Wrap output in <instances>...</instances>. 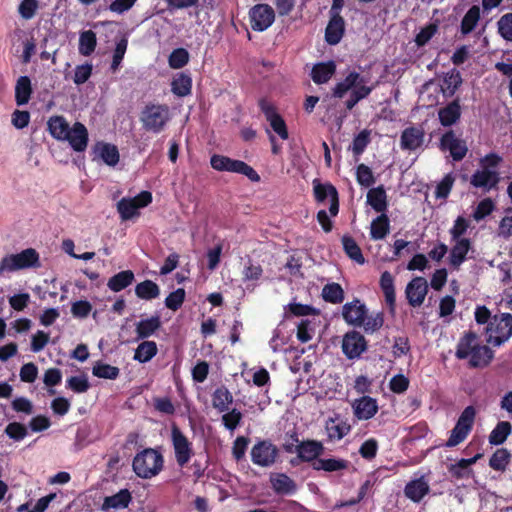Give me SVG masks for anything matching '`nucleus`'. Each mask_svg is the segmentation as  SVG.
I'll return each mask as SVG.
<instances>
[{
	"label": "nucleus",
	"mask_w": 512,
	"mask_h": 512,
	"mask_svg": "<svg viewBox=\"0 0 512 512\" xmlns=\"http://www.w3.org/2000/svg\"><path fill=\"white\" fill-rule=\"evenodd\" d=\"M131 501V494L127 489L120 490L115 495L106 497L104 500V508L120 509L126 508Z\"/></svg>",
	"instance_id": "nucleus-45"
},
{
	"label": "nucleus",
	"mask_w": 512,
	"mask_h": 512,
	"mask_svg": "<svg viewBox=\"0 0 512 512\" xmlns=\"http://www.w3.org/2000/svg\"><path fill=\"white\" fill-rule=\"evenodd\" d=\"M171 441L177 464L185 466L193 456L192 443L176 425L171 428Z\"/></svg>",
	"instance_id": "nucleus-8"
},
{
	"label": "nucleus",
	"mask_w": 512,
	"mask_h": 512,
	"mask_svg": "<svg viewBox=\"0 0 512 512\" xmlns=\"http://www.w3.org/2000/svg\"><path fill=\"white\" fill-rule=\"evenodd\" d=\"M96 149L100 158L108 166H116L120 160V154L117 146L110 143H98Z\"/></svg>",
	"instance_id": "nucleus-36"
},
{
	"label": "nucleus",
	"mask_w": 512,
	"mask_h": 512,
	"mask_svg": "<svg viewBox=\"0 0 512 512\" xmlns=\"http://www.w3.org/2000/svg\"><path fill=\"white\" fill-rule=\"evenodd\" d=\"M322 297L326 302L339 304L344 300V291L340 284L328 283L322 289Z\"/></svg>",
	"instance_id": "nucleus-46"
},
{
	"label": "nucleus",
	"mask_w": 512,
	"mask_h": 512,
	"mask_svg": "<svg viewBox=\"0 0 512 512\" xmlns=\"http://www.w3.org/2000/svg\"><path fill=\"white\" fill-rule=\"evenodd\" d=\"M374 86H367L366 80L356 71L349 72L343 81L338 82L333 88L332 95L335 98H343L345 94L352 90L362 101L366 99L373 91Z\"/></svg>",
	"instance_id": "nucleus-5"
},
{
	"label": "nucleus",
	"mask_w": 512,
	"mask_h": 512,
	"mask_svg": "<svg viewBox=\"0 0 512 512\" xmlns=\"http://www.w3.org/2000/svg\"><path fill=\"white\" fill-rule=\"evenodd\" d=\"M336 71V65L333 61L317 63L311 71V78L316 84L327 83Z\"/></svg>",
	"instance_id": "nucleus-29"
},
{
	"label": "nucleus",
	"mask_w": 512,
	"mask_h": 512,
	"mask_svg": "<svg viewBox=\"0 0 512 512\" xmlns=\"http://www.w3.org/2000/svg\"><path fill=\"white\" fill-rule=\"evenodd\" d=\"M347 467V462L340 459H319L315 463V468L318 470H324L328 472L339 471Z\"/></svg>",
	"instance_id": "nucleus-58"
},
{
	"label": "nucleus",
	"mask_w": 512,
	"mask_h": 512,
	"mask_svg": "<svg viewBox=\"0 0 512 512\" xmlns=\"http://www.w3.org/2000/svg\"><path fill=\"white\" fill-rule=\"evenodd\" d=\"M370 134V130L364 129L354 137L352 142V151L354 155L359 156L364 152L370 143Z\"/></svg>",
	"instance_id": "nucleus-54"
},
{
	"label": "nucleus",
	"mask_w": 512,
	"mask_h": 512,
	"mask_svg": "<svg viewBox=\"0 0 512 512\" xmlns=\"http://www.w3.org/2000/svg\"><path fill=\"white\" fill-rule=\"evenodd\" d=\"M486 341L492 347H500L512 337V314L498 313L485 328Z\"/></svg>",
	"instance_id": "nucleus-2"
},
{
	"label": "nucleus",
	"mask_w": 512,
	"mask_h": 512,
	"mask_svg": "<svg viewBox=\"0 0 512 512\" xmlns=\"http://www.w3.org/2000/svg\"><path fill=\"white\" fill-rule=\"evenodd\" d=\"M185 296V290L183 288H178L166 297L165 306L172 311H176L182 306Z\"/></svg>",
	"instance_id": "nucleus-61"
},
{
	"label": "nucleus",
	"mask_w": 512,
	"mask_h": 512,
	"mask_svg": "<svg viewBox=\"0 0 512 512\" xmlns=\"http://www.w3.org/2000/svg\"><path fill=\"white\" fill-rule=\"evenodd\" d=\"M163 464L162 454L152 448H148L136 454L132 466L138 477L150 479L162 471Z\"/></svg>",
	"instance_id": "nucleus-1"
},
{
	"label": "nucleus",
	"mask_w": 512,
	"mask_h": 512,
	"mask_svg": "<svg viewBox=\"0 0 512 512\" xmlns=\"http://www.w3.org/2000/svg\"><path fill=\"white\" fill-rule=\"evenodd\" d=\"M511 431L512 426L508 421L498 422L489 435V443L496 446L503 444L511 434Z\"/></svg>",
	"instance_id": "nucleus-42"
},
{
	"label": "nucleus",
	"mask_w": 512,
	"mask_h": 512,
	"mask_svg": "<svg viewBox=\"0 0 512 512\" xmlns=\"http://www.w3.org/2000/svg\"><path fill=\"white\" fill-rule=\"evenodd\" d=\"M462 108L460 98H455L438 110V119L443 127L455 125L461 118Z\"/></svg>",
	"instance_id": "nucleus-19"
},
{
	"label": "nucleus",
	"mask_w": 512,
	"mask_h": 512,
	"mask_svg": "<svg viewBox=\"0 0 512 512\" xmlns=\"http://www.w3.org/2000/svg\"><path fill=\"white\" fill-rule=\"evenodd\" d=\"M97 46L96 33L92 30H84L79 35L78 51L82 56H90Z\"/></svg>",
	"instance_id": "nucleus-38"
},
{
	"label": "nucleus",
	"mask_w": 512,
	"mask_h": 512,
	"mask_svg": "<svg viewBox=\"0 0 512 512\" xmlns=\"http://www.w3.org/2000/svg\"><path fill=\"white\" fill-rule=\"evenodd\" d=\"M454 244L449 252V265L458 270L460 266L467 260V254L472 249V241L470 239L451 240Z\"/></svg>",
	"instance_id": "nucleus-18"
},
{
	"label": "nucleus",
	"mask_w": 512,
	"mask_h": 512,
	"mask_svg": "<svg viewBox=\"0 0 512 512\" xmlns=\"http://www.w3.org/2000/svg\"><path fill=\"white\" fill-rule=\"evenodd\" d=\"M161 327L160 316H152L143 319L136 324V334L140 339H145L155 333Z\"/></svg>",
	"instance_id": "nucleus-37"
},
{
	"label": "nucleus",
	"mask_w": 512,
	"mask_h": 512,
	"mask_svg": "<svg viewBox=\"0 0 512 512\" xmlns=\"http://www.w3.org/2000/svg\"><path fill=\"white\" fill-rule=\"evenodd\" d=\"M462 84V77L458 70L452 69L447 72L440 85V90L445 98H452Z\"/></svg>",
	"instance_id": "nucleus-24"
},
{
	"label": "nucleus",
	"mask_w": 512,
	"mask_h": 512,
	"mask_svg": "<svg viewBox=\"0 0 512 512\" xmlns=\"http://www.w3.org/2000/svg\"><path fill=\"white\" fill-rule=\"evenodd\" d=\"M428 292V283L424 277L413 278L406 286L405 294L408 303L412 307H419L423 304Z\"/></svg>",
	"instance_id": "nucleus-15"
},
{
	"label": "nucleus",
	"mask_w": 512,
	"mask_h": 512,
	"mask_svg": "<svg viewBox=\"0 0 512 512\" xmlns=\"http://www.w3.org/2000/svg\"><path fill=\"white\" fill-rule=\"evenodd\" d=\"M351 426L339 418H330L326 422L328 437L332 440H340L350 432Z\"/></svg>",
	"instance_id": "nucleus-34"
},
{
	"label": "nucleus",
	"mask_w": 512,
	"mask_h": 512,
	"mask_svg": "<svg viewBox=\"0 0 512 512\" xmlns=\"http://www.w3.org/2000/svg\"><path fill=\"white\" fill-rule=\"evenodd\" d=\"M345 33V20L340 14H330L325 29V40L329 45H337Z\"/></svg>",
	"instance_id": "nucleus-20"
},
{
	"label": "nucleus",
	"mask_w": 512,
	"mask_h": 512,
	"mask_svg": "<svg viewBox=\"0 0 512 512\" xmlns=\"http://www.w3.org/2000/svg\"><path fill=\"white\" fill-rule=\"evenodd\" d=\"M496 209V204L492 198L486 197L482 199L474 209L472 217L475 221L479 222L491 215Z\"/></svg>",
	"instance_id": "nucleus-49"
},
{
	"label": "nucleus",
	"mask_w": 512,
	"mask_h": 512,
	"mask_svg": "<svg viewBox=\"0 0 512 512\" xmlns=\"http://www.w3.org/2000/svg\"><path fill=\"white\" fill-rule=\"evenodd\" d=\"M273 489L280 494H292L296 490V485L292 479L285 474H273L270 477Z\"/></svg>",
	"instance_id": "nucleus-39"
},
{
	"label": "nucleus",
	"mask_w": 512,
	"mask_h": 512,
	"mask_svg": "<svg viewBox=\"0 0 512 512\" xmlns=\"http://www.w3.org/2000/svg\"><path fill=\"white\" fill-rule=\"evenodd\" d=\"M500 183V174L497 170L478 169L470 177V185L480 188L484 193L497 189Z\"/></svg>",
	"instance_id": "nucleus-13"
},
{
	"label": "nucleus",
	"mask_w": 512,
	"mask_h": 512,
	"mask_svg": "<svg viewBox=\"0 0 512 512\" xmlns=\"http://www.w3.org/2000/svg\"><path fill=\"white\" fill-rule=\"evenodd\" d=\"M341 241H342L343 249H344L346 255L350 259H352L353 261H355L358 264L365 263V258L362 254V251L353 237H351L349 235H344L342 237Z\"/></svg>",
	"instance_id": "nucleus-41"
},
{
	"label": "nucleus",
	"mask_w": 512,
	"mask_h": 512,
	"mask_svg": "<svg viewBox=\"0 0 512 512\" xmlns=\"http://www.w3.org/2000/svg\"><path fill=\"white\" fill-rule=\"evenodd\" d=\"M135 280L133 271L124 270L113 275L107 283L108 288L113 292H120L130 286Z\"/></svg>",
	"instance_id": "nucleus-32"
},
{
	"label": "nucleus",
	"mask_w": 512,
	"mask_h": 512,
	"mask_svg": "<svg viewBox=\"0 0 512 512\" xmlns=\"http://www.w3.org/2000/svg\"><path fill=\"white\" fill-rule=\"evenodd\" d=\"M475 418V409L472 406L466 407L461 413L455 427L451 431L446 443L448 447H454L461 443L469 434Z\"/></svg>",
	"instance_id": "nucleus-10"
},
{
	"label": "nucleus",
	"mask_w": 512,
	"mask_h": 512,
	"mask_svg": "<svg viewBox=\"0 0 512 512\" xmlns=\"http://www.w3.org/2000/svg\"><path fill=\"white\" fill-rule=\"evenodd\" d=\"M135 294L140 299L151 300L159 296L160 289L155 282L151 280H145L136 285Z\"/></svg>",
	"instance_id": "nucleus-44"
},
{
	"label": "nucleus",
	"mask_w": 512,
	"mask_h": 512,
	"mask_svg": "<svg viewBox=\"0 0 512 512\" xmlns=\"http://www.w3.org/2000/svg\"><path fill=\"white\" fill-rule=\"evenodd\" d=\"M367 308L365 304L361 303L359 299H354L343 305L342 316L343 319L351 325L362 326L366 318Z\"/></svg>",
	"instance_id": "nucleus-16"
},
{
	"label": "nucleus",
	"mask_w": 512,
	"mask_h": 512,
	"mask_svg": "<svg viewBox=\"0 0 512 512\" xmlns=\"http://www.w3.org/2000/svg\"><path fill=\"white\" fill-rule=\"evenodd\" d=\"M94 376L103 379H116L119 375V369L115 366L97 362L92 369Z\"/></svg>",
	"instance_id": "nucleus-51"
},
{
	"label": "nucleus",
	"mask_w": 512,
	"mask_h": 512,
	"mask_svg": "<svg viewBox=\"0 0 512 512\" xmlns=\"http://www.w3.org/2000/svg\"><path fill=\"white\" fill-rule=\"evenodd\" d=\"M192 79L189 75L180 73L171 83L172 92L178 97H185L191 93Z\"/></svg>",
	"instance_id": "nucleus-43"
},
{
	"label": "nucleus",
	"mask_w": 512,
	"mask_h": 512,
	"mask_svg": "<svg viewBox=\"0 0 512 512\" xmlns=\"http://www.w3.org/2000/svg\"><path fill=\"white\" fill-rule=\"evenodd\" d=\"M455 177L452 173L446 174L443 179L437 184L435 190V196L438 199H446L453 187Z\"/></svg>",
	"instance_id": "nucleus-57"
},
{
	"label": "nucleus",
	"mask_w": 512,
	"mask_h": 512,
	"mask_svg": "<svg viewBox=\"0 0 512 512\" xmlns=\"http://www.w3.org/2000/svg\"><path fill=\"white\" fill-rule=\"evenodd\" d=\"M480 17H481L480 7L478 5L471 6L461 20V24H460L461 34L463 36L470 34L476 28V26L480 20Z\"/></svg>",
	"instance_id": "nucleus-33"
},
{
	"label": "nucleus",
	"mask_w": 512,
	"mask_h": 512,
	"mask_svg": "<svg viewBox=\"0 0 512 512\" xmlns=\"http://www.w3.org/2000/svg\"><path fill=\"white\" fill-rule=\"evenodd\" d=\"M380 288L384 294L386 304L390 311H395L396 295L394 286V277L389 271H384L380 277Z\"/></svg>",
	"instance_id": "nucleus-28"
},
{
	"label": "nucleus",
	"mask_w": 512,
	"mask_h": 512,
	"mask_svg": "<svg viewBox=\"0 0 512 512\" xmlns=\"http://www.w3.org/2000/svg\"><path fill=\"white\" fill-rule=\"evenodd\" d=\"M356 180L363 187H370L375 183L371 168L363 163L356 168Z\"/></svg>",
	"instance_id": "nucleus-56"
},
{
	"label": "nucleus",
	"mask_w": 512,
	"mask_h": 512,
	"mask_svg": "<svg viewBox=\"0 0 512 512\" xmlns=\"http://www.w3.org/2000/svg\"><path fill=\"white\" fill-rule=\"evenodd\" d=\"M468 228L469 221L463 216H458L455 219L453 226L449 230L451 240L467 239L464 237V235L466 234Z\"/></svg>",
	"instance_id": "nucleus-55"
},
{
	"label": "nucleus",
	"mask_w": 512,
	"mask_h": 512,
	"mask_svg": "<svg viewBox=\"0 0 512 512\" xmlns=\"http://www.w3.org/2000/svg\"><path fill=\"white\" fill-rule=\"evenodd\" d=\"M390 231V220L385 213L377 216L371 223L370 236L374 240L384 239Z\"/></svg>",
	"instance_id": "nucleus-35"
},
{
	"label": "nucleus",
	"mask_w": 512,
	"mask_h": 512,
	"mask_svg": "<svg viewBox=\"0 0 512 512\" xmlns=\"http://www.w3.org/2000/svg\"><path fill=\"white\" fill-rule=\"evenodd\" d=\"M252 30L262 32L268 29L275 20V12L268 4H256L249 10Z\"/></svg>",
	"instance_id": "nucleus-12"
},
{
	"label": "nucleus",
	"mask_w": 512,
	"mask_h": 512,
	"mask_svg": "<svg viewBox=\"0 0 512 512\" xmlns=\"http://www.w3.org/2000/svg\"><path fill=\"white\" fill-rule=\"evenodd\" d=\"M439 148L444 152L449 151L452 159L457 162L463 160L468 152L466 141L457 137L452 129L441 136Z\"/></svg>",
	"instance_id": "nucleus-11"
},
{
	"label": "nucleus",
	"mask_w": 512,
	"mask_h": 512,
	"mask_svg": "<svg viewBox=\"0 0 512 512\" xmlns=\"http://www.w3.org/2000/svg\"><path fill=\"white\" fill-rule=\"evenodd\" d=\"M210 165L217 171H227L246 176L252 182L261 180L256 170L242 160H235L228 156L214 154L210 158Z\"/></svg>",
	"instance_id": "nucleus-6"
},
{
	"label": "nucleus",
	"mask_w": 512,
	"mask_h": 512,
	"mask_svg": "<svg viewBox=\"0 0 512 512\" xmlns=\"http://www.w3.org/2000/svg\"><path fill=\"white\" fill-rule=\"evenodd\" d=\"M278 455L277 448L270 442L262 441L256 444L251 451V458L254 464L267 467L272 465Z\"/></svg>",
	"instance_id": "nucleus-14"
},
{
	"label": "nucleus",
	"mask_w": 512,
	"mask_h": 512,
	"mask_svg": "<svg viewBox=\"0 0 512 512\" xmlns=\"http://www.w3.org/2000/svg\"><path fill=\"white\" fill-rule=\"evenodd\" d=\"M32 84L28 76H20L15 85V101L18 106L27 104L32 94Z\"/></svg>",
	"instance_id": "nucleus-31"
},
{
	"label": "nucleus",
	"mask_w": 512,
	"mask_h": 512,
	"mask_svg": "<svg viewBox=\"0 0 512 512\" xmlns=\"http://www.w3.org/2000/svg\"><path fill=\"white\" fill-rule=\"evenodd\" d=\"M511 459L510 452L505 448L497 449L489 460V466L496 471H504Z\"/></svg>",
	"instance_id": "nucleus-48"
},
{
	"label": "nucleus",
	"mask_w": 512,
	"mask_h": 512,
	"mask_svg": "<svg viewBox=\"0 0 512 512\" xmlns=\"http://www.w3.org/2000/svg\"><path fill=\"white\" fill-rule=\"evenodd\" d=\"M315 335L314 323L310 320H301L297 327V338L302 343L310 341Z\"/></svg>",
	"instance_id": "nucleus-59"
},
{
	"label": "nucleus",
	"mask_w": 512,
	"mask_h": 512,
	"mask_svg": "<svg viewBox=\"0 0 512 512\" xmlns=\"http://www.w3.org/2000/svg\"><path fill=\"white\" fill-rule=\"evenodd\" d=\"M68 141L72 149L76 152H83L88 145V130L81 122H75L68 133Z\"/></svg>",
	"instance_id": "nucleus-21"
},
{
	"label": "nucleus",
	"mask_w": 512,
	"mask_h": 512,
	"mask_svg": "<svg viewBox=\"0 0 512 512\" xmlns=\"http://www.w3.org/2000/svg\"><path fill=\"white\" fill-rule=\"evenodd\" d=\"M333 189H336L332 184H321L314 181V195L317 202H324L327 198L333 197Z\"/></svg>",
	"instance_id": "nucleus-63"
},
{
	"label": "nucleus",
	"mask_w": 512,
	"mask_h": 512,
	"mask_svg": "<svg viewBox=\"0 0 512 512\" xmlns=\"http://www.w3.org/2000/svg\"><path fill=\"white\" fill-rule=\"evenodd\" d=\"M497 25L501 37L506 41L512 42V13H506L501 16Z\"/></svg>",
	"instance_id": "nucleus-60"
},
{
	"label": "nucleus",
	"mask_w": 512,
	"mask_h": 512,
	"mask_svg": "<svg viewBox=\"0 0 512 512\" xmlns=\"http://www.w3.org/2000/svg\"><path fill=\"white\" fill-rule=\"evenodd\" d=\"M322 450V444L317 441L303 442L297 447L298 456L304 461L316 459Z\"/></svg>",
	"instance_id": "nucleus-40"
},
{
	"label": "nucleus",
	"mask_w": 512,
	"mask_h": 512,
	"mask_svg": "<svg viewBox=\"0 0 512 512\" xmlns=\"http://www.w3.org/2000/svg\"><path fill=\"white\" fill-rule=\"evenodd\" d=\"M430 487L428 481L421 476L420 478L409 481L405 488L404 494L411 501L420 502L429 492Z\"/></svg>",
	"instance_id": "nucleus-23"
},
{
	"label": "nucleus",
	"mask_w": 512,
	"mask_h": 512,
	"mask_svg": "<svg viewBox=\"0 0 512 512\" xmlns=\"http://www.w3.org/2000/svg\"><path fill=\"white\" fill-rule=\"evenodd\" d=\"M367 203L379 213H384L387 209V195L384 187L378 186L371 188L367 193Z\"/></svg>",
	"instance_id": "nucleus-30"
},
{
	"label": "nucleus",
	"mask_w": 512,
	"mask_h": 512,
	"mask_svg": "<svg viewBox=\"0 0 512 512\" xmlns=\"http://www.w3.org/2000/svg\"><path fill=\"white\" fill-rule=\"evenodd\" d=\"M506 215L500 220L498 234L503 238L512 236V206L506 209Z\"/></svg>",
	"instance_id": "nucleus-64"
},
{
	"label": "nucleus",
	"mask_w": 512,
	"mask_h": 512,
	"mask_svg": "<svg viewBox=\"0 0 512 512\" xmlns=\"http://www.w3.org/2000/svg\"><path fill=\"white\" fill-rule=\"evenodd\" d=\"M424 138L425 131L422 127H407L401 133L400 146L403 150L415 151L423 145Z\"/></svg>",
	"instance_id": "nucleus-17"
},
{
	"label": "nucleus",
	"mask_w": 512,
	"mask_h": 512,
	"mask_svg": "<svg viewBox=\"0 0 512 512\" xmlns=\"http://www.w3.org/2000/svg\"><path fill=\"white\" fill-rule=\"evenodd\" d=\"M232 402V396L225 387L217 388L212 396V404L219 412H225L229 409Z\"/></svg>",
	"instance_id": "nucleus-47"
},
{
	"label": "nucleus",
	"mask_w": 512,
	"mask_h": 512,
	"mask_svg": "<svg viewBox=\"0 0 512 512\" xmlns=\"http://www.w3.org/2000/svg\"><path fill=\"white\" fill-rule=\"evenodd\" d=\"M127 47H128V40L125 37L121 38L116 43V47L113 52L112 63L110 66V69L112 70V72L117 71L119 69V67L121 66L124 55L127 51Z\"/></svg>",
	"instance_id": "nucleus-53"
},
{
	"label": "nucleus",
	"mask_w": 512,
	"mask_h": 512,
	"mask_svg": "<svg viewBox=\"0 0 512 512\" xmlns=\"http://www.w3.org/2000/svg\"><path fill=\"white\" fill-rule=\"evenodd\" d=\"M70 128L69 123L63 116H52L47 122V130L50 135L59 141H65V138H68Z\"/></svg>",
	"instance_id": "nucleus-26"
},
{
	"label": "nucleus",
	"mask_w": 512,
	"mask_h": 512,
	"mask_svg": "<svg viewBox=\"0 0 512 512\" xmlns=\"http://www.w3.org/2000/svg\"><path fill=\"white\" fill-rule=\"evenodd\" d=\"M170 109L166 104H147L141 112L140 121L148 132L160 133L170 121Z\"/></svg>",
	"instance_id": "nucleus-3"
},
{
	"label": "nucleus",
	"mask_w": 512,
	"mask_h": 512,
	"mask_svg": "<svg viewBox=\"0 0 512 512\" xmlns=\"http://www.w3.org/2000/svg\"><path fill=\"white\" fill-rule=\"evenodd\" d=\"M367 342L364 336L357 331L347 332L342 340V352H365Z\"/></svg>",
	"instance_id": "nucleus-25"
},
{
	"label": "nucleus",
	"mask_w": 512,
	"mask_h": 512,
	"mask_svg": "<svg viewBox=\"0 0 512 512\" xmlns=\"http://www.w3.org/2000/svg\"><path fill=\"white\" fill-rule=\"evenodd\" d=\"M456 352H492L488 346L480 344V337L472 331L467 332L458 344Z\"/></svg>",
	"instance_id": "nucleus-27"
},
{
	"label": "nucleus",
	"mask_w": 512,
	"mask_h": 512,
	"mask_svg": "<svg viewBox=\"0 0 512 512\" xmlns=\"http://www.w3.org/2000/svg\"><path fill=\"white\" fill-rule=\"evenodd\" d=\"M188 61H189V53L184 48L174 49L168 58L169 66L172 69H181L188 63Z\"/></svg>",
	"instance_id": "nucleus-52"
},
{
	"label": "nucleus",
	"mask_w": 512,
	"mask_h": 512,
	"mask_svg": "<svg viewBox=\"0 0 512 512\" xmlns=\"http://www.w3.org/2000/svg\"><path fill=\"white\" fill-rule=\"evenodd\" d=\"M93 66L90 63L78 65L74 70L73 81L76 85H82L88 81L92 75Z\"/></svg>",
	"instance_id": "nucleus-62"
},
{
	"label": "nucleus",
	"mask_w": 512,
	"mask_h": 512,
	"mask_svg": "<svg viewBox=\"0 0 512 512\" xmlns=\"http://www.w3.org/2000/svg\"><path fill=\"white\" fill-rule=\"evenodd\" d=\"M152 193L142 191L134 198L123 197L117 202V211L122 221H127L137 216L138 209L148 206L152 202Z\"/></svg>",
	"instance_id": "nucleus-7"
},
{
	"label": "nucleus",
	"mask_w": 512,
	"mask_h": 512,
	"mask_svg": "<svg viewBox=\"0 0 512 512\" xmlns=\"http://www.w3.org/2000/svg\"><path fill=\"white\" fill-rule=\"evenodd\" d=\"M258 106L269 122L273 132L282 140H287L289 138L288 128L283 117L277 112L276 107L265 98L259 99Z\"/></svg>",
	"instance_id": "nucleus-9"
},
{
	"label": "nucleus",
	"mask_w": 512,
	"mask_h": 512,
	"mask_svg": "<svg viewBox=\"0 0 512 512\" xmlns=\"http://www.w3.org/2000/svg\"><path fill=\"white\" fill-rule=\"evenodd\" d=\"M40 267V256L34 248H27L17 254H9L0 260V275L5 272Z\"/></svg>",
	"instance_id": "nucleus-4"
},
{
	"label": "nucleus",
	"mask_w": 512,
	"mask_h": 512,
	"mask_svg": "<svg viewBox=\"0 0 512 512\" xmlns=\"http://www.w3.org/2000/svg\"><path fill=\"white\" fill-rule=\"evenodd\" d=\"M353 412L358 420H368L378 412V404L375 399L363 396L352 404Z\"/></svg>",
	"instance_id": "nucleus-22"
},
{
	"label": "nucleus",
	"mask_w": 512,
	"mask_h": 512,
	"mask_svg": "<svg viewBox=\"0 0 512 512\" xmlns=\"http://www.w3.org/2000/svg\"><path fill=\"white\" fill-rule=\"evenodd\" d=\"M461 360L467 361L471 368H483L492 361V354H456Z\"/></svg>",
	"instance_id": "nucleus-50"
}]
</instances>
